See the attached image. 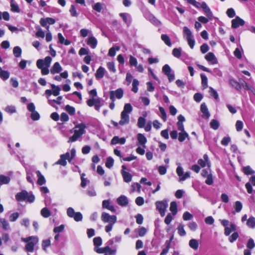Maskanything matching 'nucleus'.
<instances>
[{
	"label": "nucleus",
	"mask_w": 255,
	"mask_h": 255,
	"mask_svg": "<svg viewBox=\"0 0 255 255\" xmlns=\"http://www.w3.org/2000/svg\"><path fill=\"white\" fill-rule=\"evenodd\" d=\"M15 199L18 202L25 201L32 203L35 201V196L32 192H28L26 190H23L15 195Z\"/></svg>",
	"instance_id": "obj_1"
},
{
	"label": "nucleus",
	"mask_w": 255,
	"mask_h": 255,
	"mask_svg": "<svg viewBox=\"0 0 255 255\" xmlns=\"http://www.w3.org/2000/svg\"><path fill=\"white\" fill-rule=\"evenodd\" d=\"M86 128V125L83 123L76 125L74 128V134L70 137L68 142H75L79 138L85 133Z\"/></svg>",
	"instance_id": "obj_2"
},
{
	"label": "nucleus",
	"mask_w": 255,
	"mask_h": 255,
	"mask_svg": "<svg viewBox=\"0 0 255 255\" xmlns=\"http://www.w3.org/2000/svg\"><path fill=\"white\" fill-rule=\"evenodd\" d=\"M21 240L23 242L27 243L25 249L28 252H33L34 250V246L38 243V238L34 236L22 238Z\"/></svg>",
	"instance_id": "obj_3"
},
{
	"label": "nucleus",
	"mask_w": 255,
	"mask_h": 255,
	"mask_svg": "<svg viewBox=\"0 0 255 255\" xmlns=\"http://www.w3.org/2000/svg\"><path fill=\"white\" fill-rule=\"evenodd\" d=\"M183 35L190 48L193 49L195 45V40L191 30L186 26L183 27Z\"/></svg>",
	"instance_id": "obj_4"
},
{
	"label": "nucleus",
	"mask_w": 255,
	"mask_h": 255,
	"mask_svg": "<svg viewBox=\"0 0 255 255\" xmlns=\"http://www.w3.org/2000/svg\"><path fill=\"white\" fill-rule=\"evenodd\" d=\"M156 209L160 213L161 216L163 217L165 215L166 208L168 207V202L166 200L161 201H157L155 203Z\"/></svg>",
	"instance_id": "obj_5"
},
{
	"label": "nucleus",
	"mask_w": 255,
	"mask_h": 255,
	"mask_svg": "<svg viewBox=\"0 0 255 255\" xmlns=\"http://www.w3.org/2000/svg\"><path fill=\"white\" fill-rule=\"evenodd\" d=\"M101 219L104 223L115 224L117 221V217L115 215H110L107 213L104 212L102 214Z\"/></svg>",
	"instance_id": "obj_6"
},
{
	"label": "nucleus",
	"mask_w": 255,
	"mask_h": 255,
	"mask_svg": "<svg viewBox=\"0 0 255 255\" xmlns=\"http://www.w3.org/2000/svg\"><path fill=\"white\" fill-rule=\"evenodd\" d=\"M124 91L122 88L118 89L115 91H111L110 93V98L114 102L116 98L118 99H121L123 97Z\"/></svg>",
	"instance_id": "obj_7"
},
{
	"label": "nucleus",
	"mask_w": 255,
	"mask_h": 255,
	"mask_svg": "<svg viewBox=\"0 0 255 255\" xmlns=\"http://www.w3.org/2000/svg\"><path fill=\"white\" fill-rule=\"evenodd\" d=\"M198 66L199 67V68L200 69L202 70L203 71L211 73L215 76H218V77H220L222 76V72L218 68H214L213 69V71H212L209 69H208V68H207L203 65L198 64Z\"/></svg>",
	"instance_id": "obj_8"
},
{
	"label": "nucleus",
	"mask_w": 255,
	"mask_h": 255,
	"mask_svg": "<svg viewBox=\"0 0 255 255\" xmlns=\"http://www.w3.org/2000/svg\"><path fill=\"white\" fill-rule=\"evenodd\" d=\"M200 110L202 113V117L206 120L209 119L210 114L205 103H203L201 105Z\"/></svg>",
	"instance_id": "obj_9"
},
{
	"label": "nucleus",
	"mask_w": 255,
	"mask_h": 255,
	"mask_svg": "<svg viewBox=\"0 0 255 255\" xmlns=\"http://www.w3.org/2000/svg\"><path fill=\"white\" fill-rule=\"evenodd\" d=\"M245 21L239 16H236L235 19L232 20V27L234 28H237L240 26H243L245 24Z\"/></svg>",
	"instance_id": "obj_10"
},
{
	"label": "nucleus",
	"mask_w": 255,
	"mask_h": 255,
	"mask_svg": "<svg viewBox=\"0 0 255 255\" xmlns=\"http://www.w3.org/2000/svg\"><path fill=\"white\" fill-rule=\"evenodd\" d=\"M55 22V19L51 17L42 18L40 20V23L43 27L46 26L47 24H53Z\"/></svg>",
	"instance_id": "obj_11"
},
{
	"label": "nucleus",
	"mask_w": 255,
	"mask_h": 255,
	"mask_svg": "<svg viewBox=\"0 0 255 255\" xmlns=\"http://www.w3.org/2000/svg\"><path fill=\"white\" fill-rule=\"evenodd\" d=\"M129 123V117L128 114L121 113V120L119 122V124L121 126L127 125Z\"/></svg>",
	"instance_id": "obj_12"
},
{
	"label": "nucleus",
	"mask_w": 255,
	"mask_h": 255,
	"mask_svg": "<svg viewBox=\"0 0 255 255\" xmlns=\"http://www.w3.org/2000/svg\"><path fill=\"white\" fill-rule=\"evenodd\" d=\"M117 203L123 207H125L128 204V198L125 195H121L117 199Z\"/></svg>",
	"instance_id": "obj_13"
},
{
	"label": "nucleus",
	"mask_w": 255,
	"mask_h": 255,
	"mask_svg": "<svg viewBox=\"0 0 255 255\" xmlns=\"http://www.w3.org/2000/svg\"><path fill=\"white\" fill-rule=\"evenodd\" d=\"M145 17L146 19L150 21L152 24L155 25L160 24V21L151 13H148L145 14Z\"/></svg>",
	"instance_id": "obj_14"
},
{
	"label": "nucleus",
	"mask_w": 255,
	"mask_h": 255,
	"mask_svg": "<svg viewBox=\"0 0 255 255\" xmlns=\"http://www.w3.org/2000/svg\"><path fill=\"white\" fill-rule=\"evenodd\" d=\"M62 70V68L59 62H55L50 69V72L52 74L59 73Z\"/></svg>",
	"instance_id": "obj_15"
},
{
	"label": "nucleus",
	"mask_w": 255,
	"mask_h": 255,
	"mask_svg": "<svg viewBox=\"0 0 255 255\" xmlns=\"http://www.w3.org/2000/svg\"><path fill=\"white\" fill-rule=\"evenodd\" d=\"M121 173L125 182L128 183L131 181L132 175L130 173L124 170H121Z\"/></svg>",
	"instance_id": "obj_16"
},
{
	"label": "nucleus",
	"mask_w": 255,
	"mask_h": 255,
	"mask_svg": "<svg viewBox=\"0 0 255 255\" xmlns=\"http://www.w3.org/2000/svg\"><path fill=\"white\" fill-rule=\"evenodd\" d=\"M119 15L128 26L130 24L131 18L129 14L128 13H120Z\"/></svg>",
	"instance_id": "obj_17"
},
{
	"label": "nucleus",
	"mask_w": 255,
	"mask_h": 255,
	"mask_svg": "<svg viewBox=\"0 0 255 255\" xmlns=\"http://www.w3.org/2000/svg\"><path fill=\"white\" fill-rule=\"evenodd\" d=\"M205 58L207 61L211 62L212 64H215L218 63L217 58L212 52L208 53Z\"/></svg>",
	"instance_id": "obj_18"
},
{
	"label": "nucleus",
	"mask_w": 255,
	"mask_h": 255,
	"mask_svg": "<svg viewBox=\"0 0 255 255\" xmlns=\"http://www.w3.org/2000/svg\"><path fill=\"white\" fill-rule=\"evenodd\" d=\"M203 159H200L198 161V163L202 167H204L206 166V164L209 166V160L208 158V156L207 154H204L203 155Z\"/></svg>",
	"instance_id": "obj_19"
},
{
	"label": "nucleus",
	"mask_w": 255,
	"mask_h": 255,
	"mask_svg": "<svg viewBox=\"0 0 255 255\" xmlns=\"http://www.w3.org/2000/svg\"><path fill=\"white\" fill-rule=\"evenodd\" d=\"M97 40L93 36H90L88 38L87 41V44L89 45L91 48H95L97 46Z\"/></svg>",
	"instance_id": "obj_20"
},
{
	"label": "nucleus",
	"mask_w": 255,
	"mask_h": 255,
	"mask_svg": "<svg viewBox=\"0 0 255 255\" xmlns=\"http://www.w3.org/2000/svg\"><path fill=\"white\" fill-rule=\"evenodd\" d=\"M126 142V138L124 137L120 138L118 136H115L111 140L112 144H117L120 143L121 144H124Z\"/></svg>",
	"instance_id": "obj_21"
},
{
	"label": "nucleus",
	"mask_w": 255,
	"mask_h": 255,
	"mask_svg": "<svg viewBox=\"0 0 255 255\" xmlns=\"http://www.w3.org/2000/svg\"><path fill=\"white\" fill-rule=\"evenodd\" d=\"M137 138L138 143L141 145L144 148L145 147V143L147 142L145 136L142 133H138Z\"/></svg>",
	"instance_id": "obj_22"
},
{
	"label": "nucleus",
	"mask_w": 255,
	"mask_h": 255,
	"mask_svg": "<svg viewBox=\"0 0 255 255\" xmlns=\"http://www.w3.org/2000/svg\"><path fill=\"white\" fill-rule=\"evenodd\" d=\"M103 208L108 209L109 210L115 212L116 209L113 205H110L109 200H104L102 203Z\"/></svg>",
	"instance_id": "obj_23"
},
{
	"label": "nucleus",
	"mask_w": 255,
	"mask_h": 255,
	"mask_svg": "<svg viewBox=\"0 0 255 255\" xmlns=\"http://www.w3.org/2000/svg\"><path fill=\"white\" fill-rule=\"evenodd\" d=\"M105 73V69L104 67L100 66L96 71L95 77L97 79H101L104 77Z\"/></svg>",
	"instance_id": "obj_24"
},
{
	"label": "nucleus",
	"mask_w": 255,
	"mask_h": 255,
	"mask_svg": "<svg viewBox=\"0 0 255 255\" xmlns=\"http://www.w3.org/2000/svg\"><path fill=\"white\" fill-rule=\"evenodd\" d=\"M36 175L38 177L37 184L39 185H42L46 182L45 179L43 175H42L40 171L37 170L36 171Z\"/></svg>",
	"instance_id": "obj_25"
},
{
	"label": "nucleus",
	"mask_w": 255,
	"mask_h": 255,
	"mask_svg": "<svg viewBox=\"0 0 255 255\" xmlns=\"http://www.w3.org/2000/svg\"><path fill=\"white\" fill-rule=\"evenodd\" d=\"M230 226V227H227L225 228L224 234L226 236H229L232 232H234L236 230V226L235 224H231Z\"/></svg>",
	"instance_id": "obj_26"
},
{
	"label": "nucleus",
	"mask_w": 255,
	"mask_h": 255,
	"mask_svg": "<svg viewBox=\"0 0 255 255\" xmlns=\"http://www.w3.org/2000/svg\"><path fill=\"white\" fill-rule=\"evenodd\" d=\"M0 226L2 227L3 229L6 231L10 229L9 223L5 219L0 218Z\"/></svg>",
	"instance_id": "obj_27"
},
{
	"label": "nucleus",
	"mask_w": 255,
	"mask_h": 255,
	"mask_svg": "<svg viewBox=\"0 0 255 255\" xmlns=\"http://www.w3.org/2000/svg\"><path fill=\"white\" fill-rule=\"evenodd\" d=\"M229 83L232 87L235 88L238 91H240L242 89L241 85L234 79L230 80Z\"/></svg>",
	"instance_id": "obj_28"
},
{
	"label": "nucleus",
	"mask_w": 255,
	"mask_h": 255,
	"mask_svg": "<svg viewBox=\"0 0 255 255\" xmlns=\"http://www.w3.org/2000/svg\"><path fill=\"white\" fill-rule=\"evenodd\" d=\"M186 138L189 140V135L186 131H180L179 133L178 140L180 142H183Z\"/></svg>",
	"instance_id": "obj_29"
},
{
	"label": "nucleus",
	"mask_w": 255,
	"mask_h": 255,
	"mask_svg": "<svg viewBox=\"0 0 255 255\" xmlns=\"http://www.w3.org/2000/svg\"><path fill=\"white\" fill-rule=\"evenodd\" d=\"M247 226L251 229L255 228V217L253 216L250 217L247 222Z\"/></svg>",
	"instance_id": "obj_30"
},
{
	"label": "nucleus",
	"mask_w": 255,
	"mask_h": 255,
	"mask_svg": "<svg viewBox=\"0 0 255 255\" xmlns=\"http://www.w3.org/2000/svg\"><path fill=\"white\" fill-rule=\"evenodd\" d=\"M189 245L192 249L197 250L198 249L199 242L197 240L193 239L189 241Z\"/></svg>",
	"instance_id": "obj_31"
},
{
	"label": "nucleus",
	"mask_w": 255,
	"mask_h": 255,
	"mask_svg": "<svg viewBox=\"0 0 255 255\" xmlns=\"http://www.w3.org/2000/svg\"><path fill=\"white\" fill-rule=\"evenodd\" d=\"M170 211L172 212L173 216H175L177 213V205L175 201L170 203Z\"/></svg>",
	"instance_id": "obj_32"
},
{
	"label": "nucleus",
	"mask_w": 255,
	"mask_h": 255,
	"mask_svg": "<svg viewBox=\"0 0 255 255\" xmlns=\"http://www.w3.org/2000/svg\"><path fill=\"white\" fill-rule=\"evenodd\" d=\"M40 214L44 218H48L51 216V212L47 207L42 208L41 210Z\"/></svg>",
	"instance_id": "obj_33"
},
{
	"label": "nucleus",
	"mask_w": 255,
	"mask_h": 255,
	"mask_svg": "<svg viewBox=\"0 0 255 255\" xmlns=\"http://www.w3.org/2000/svg\"><path fill=\"white\" fill-rule=\"evenodd\" d=\"M161 38L167 46H171L170 39L167 35L162 34L161 36Z\"/></svg>",
	"instance_id": "obj_34"
},
{
	"label": "nucleus",
	"mask_w": 255,
	"mask_h": 255,
	"mask_svg": "<svg viewBox=\"0 0 255 255\" xmlns=\"http://www.w3.org/2000/svg\"><path fill=\"white\" fill-rule=\"evenodd\" d=\"M132 110V108L131 105L130 104H126L124 106V110L122 112V113H124L125 114H128L131 112Z\"/></svg>",
	"instance_id": "obj_35"
},
{
	"label": "nucleus",
	"mask_w": 255,
	"mask_h": 255,
	"mask_svg": "<svg viewBox=\"0 0 255 255\" xmlns=\"http://www.w3.org/2000/svg\"><path fill=\"white\" fill-rule=\"evenodd\" d=\"M243 172L247 175H253L255 173V171L253 170L250 166L244 167L243 168Z\"/></svg>",
	"instance_id": "obj_36"
},
{
	"label": "nucleus",
	"mask_w": 255,
	"mask_h": 255,
	"mask_svg": "<svg viewBox=\"0 0 255 255\" xmlns=\"http://www.w3.org/2000/svg\"><path fill=\"white\" fill-rule=\"evenodd\" d=\"M139 85V81L136 79H134L132 81V91L135 93H136L138 91V86Z\"/></svg>",
	"instance_id": "obj_37"
},
{
	"label": "nucleus",
	"mask_w": 255,
	"mask_h": 255,
	"mask_svg": "<svg viewBox=\"0 0 255 255\" xmlns=\"http://www.w3.org/2000/svg\"><path fill=\"white\" fill-rule=\"evenodd\" d=\"M184 226L183 224H180L177 228L178 233L180 236L186 235V232L184 229Z\"/></svg>",
	"instance_id": "obj_38"
},
{
	"label": "nucleus",
	"mask_w": 255,
	"mask_h": 255,
	"mask_svg": "<svg viewBox=\"0 0 255 255\" xmlns=\"http://www.w3.org/2000/svg\"><path fill=\"white\" fill-rule=\"evenodd\" d=\"M210 125L212 128L214 130H216L219 128L220 126V123L216 120H212L210 123Z\"/></svg>",
	"instance_id": "obj_39"
},
{
	"label": "nucleus",
	"mask_w": 255,
	"mask_h": 255,
	"mask_svg": "<svg viewBox=\"0 0 255 255\" xmlns=\"http://www.w3.org/2000/svg\"><path fill=\"white\" fill-rule=\"evenodd\" d=\"M51 87L53 95L55 96L59 95L60 91V87L54 84L51 85Z\"/></svg>",
	"instance_id": "obj_40"
},
{
	"label": "nucleus",
	"mask_w": 255,
	"mask_h": 255,
	"mask_svg": "<svg viewBox=\"0 0 255 255\" xmlns=\"http://www.w3.org/2000/svg\"><path fill=\"white\" fill-rule=\"evenodd\" d=\"M201 78L202 80V85L204 89L208 87V79L207 76L204 74H201Z\"/></svg>",
	"instance_id": "obj_41"
},
{
	"label": "nucleus",
	"mask_w": 255,
	"mask_h": 255,
	"mask_svg": "<svg viewBox=\"0 0 255 255\" xmlns=\"http://www.w3.org/2000/svg\"><path fill=\"white\" fill-rule=\"evenodd\" d=\"M114 160L112 157H108L107 158L106 162V166L110 169L111 168L114 164Z\"/></svg>",
	"instance_id": "obj_42"
},
{
	"label": "nucleus",
	"mask_w": 255,
	"mask_h": 255,
	"mask_svg": "<svg viewBox=\"0 0 255 255\" xmlns=\"http://www.w3.org/2000/svg\"><path fill=\"white\" fill-rule=\"evenodd\" d=\"M13 53L15 57H19L21 55V49L19 46H15L13 48Z\"/></svg>",
	"instance_id": "obj_43"
},
{
	"label": "nucleus",
	"mask_w": 255,
	"mask_h": 255,
	"mask_svg": "<svg viewBox=\"0 0 255 255\" xmlns=\"http://www.w3.org/2000/svg\"><path fill=\"white\" fill-rule=\"evenodd\" d=\"M51 245V241L50 239H46L42 241V248L43 250L46 251L47 248Z\"/></svg>",
	"instance_id": "obj_44"
},
{
	"label": "nucleus",
	"mask_w": 255,
	"mask_h": 255,
	"mask_svg": "<svg viewBox=\"0 0 255 255\" xmlns=\"http://www.w3.org/2000/svg\"><path fill=\"white\" fill-rule=\"evenodd\" d=\"M10 178L4 175H0V184H7L10 181Z\"/></svg>",
	"instance_id": "obj_45"
},
{
	"label": "nucleus",
	"mask_w": 255,
	"mask_h": 255,
	"mask_svg": "<svg viewBox=\"0 0 255 255\" xmlns=\"http://www.w3.org/2000/svg\"><path fill=\"white\" fill-rule=\"evenodd\" d=\"M181 48H174L172 50L173 55L176 58H179L181 55Z\"/></svg>",
	"instance_id": "obj_46"
},
{
	"label": "nucleus",
	"mask_w": 255,
	"mask_h": 255,
	"mask_svg": "<svg viewBox=\"0 0 255 255\" xmlns=\"http://www.w3.org/2000/svg\"><path fill=\"white\" fill-rule=\"evenodd\" d=\"M19 214L18 212H14L10 215L9 220L10 222H15L19 217Z\"/></svg>",
	"instance_id": "obj_47"
},
{
	"label": "nucleus",
	"mask_w": 255,
	"mask_h": 255,
	"mask_svg": "<svg viewBox=\"0 0 255 255\" xmlns=\"http://www.w3.org/2000/svg\"><path fill=\"white\" fill-rule=\"evenodd\" d=\"M65 110L69 113L70 115H74L75 114V109L69 105H67L65 107Z\"/></svg>",
	"instance_id": "obj_48"
},
{
	"label": "nucleus",
	"mask_w": 255,
	"mask_h": 255,
	"mask_svg": "<svg viewBox=\"0 0 255 255\" xmlns=\"http://www.w3.org/2000/svg\"><path fill=\"white\" fill-rule=\"evenodd\" d=\"M108 69L112 72L116 73V69L114 62H109L107 64Z\"/></svg>",
	"instance_id": "obj_49"
},
{
	"label": "nucleus",
	"mask_w": 255,
	"mask_h": 255,
	"mask_svg": "<svg viewBox=\"0 0 255 255\" xmlns=\"http://www.w3.org/2000/svg\"><path fill=\"white\" fill-rule=\"evenodd\" d=\"M145 119L143 117H139L137 121V126L139 128H142L145 126Z\"/></svg>",
	"instance_id": "obj_50"
},
{
	"label": "nucleus",
	"mask_w": 255,
	"mask_h": 255,
	"mask_svg": "<svg viewBox=\"0 0 255 255\" xmlns=\"http://www.w3.org/2000/svg\"><path fill=\"white\" fill-rule=\"evenodd\" d=\"M95 247L100 246L102 244V238L100 237H96L93 239Z\"/></svg>",
	"instance_id": "obj_51"
},
{
	"label": "nucleus",
	"mask_w": 255,
	"mask_h": 255,
	"mask_svg": "<svg viewBox=\"0 0 255 255\" xmlns=\"http://www.w3.org/2000/svg\"><path fill=\"white\" fill-rule=\"evenodd\" d=\"M4 111L8 113L13 114L16 112V109L13 106H8L5 108Z\"/></svg>",
	"instance_id": "obj_52"
},
{
	"label": "nucleus",
	"mask_w": 255,
	"mask_h": 255,
	"mask_svg": "<svg viewBox=\"0 0 255 255\" xmlns=\"http://www.w3.org/2000/svg\"><path fill=\"white\" fill-rule=\"evenodd\" d=\"M234 208L237 212H240L242 210L243 208L242 203L240 201H236L235 203Z\"/></svg>",
	"instance_id": "obj_53"
},
{
	"label": "nucleus",
	"mask_w": 255,
	"mask_h": 255,
	"mask_svg": "<svg viewBox=\"0 0 255 255\" xmlns=\"http://www.w3.org/2000/svg\"><path fill=\"white\" fill-rule=\"evenodd\" d=\"M72 218H74V219L75 221L79 222V221H81L82 220L83 216H82V214L80 212H76L74 215V217H73Z\"/></svg>",
	"instance_id": "obj_54"
},
{
	"label": "nucleus",
	"mask_w": 255,
	"mask_h": 255,
	"mask_svg": "<svg viewBox=\"0 0 255 255\" xmlns=\"http://www.w3.org/2000/svg\"><path fill=\"white\" fill-rule=\"evenodd\" d=\"M193 215L187 211L184 212L183 215V219L185 221L190 220L193 218Z\"/></svg>",
	"instance_id": "obj_55"
},
{
	"label": "nucleus",
	"mask_w": 255,
	"mask_h": 255,
	"mask_svg": "<svg viewBox=\"0 0 255 255\" xmlns=\"http://www.w3.org/2000/svg\"><path fill=\"white\" fill-rule=\"evenodd\" d=\"M36 29L38 30L36 33V37L43 38L45 36V33L44 31H43V30L39 26H38Z\"/></svg>",
	"instance_id": "obj_56"
},
{
	"label": "nucleus",
	"mask_w": 255,
	"mask_h": 255,
	"mask_svg": "<svg viewBox=\"0 0 255 255\" xmlns=\"http://www.w3.org/2000/svg\"><path fill=\"white\" fill-rule=\"evenodd\" d=\"M11 9L13 12H19L20 9L18 5L16 3H14L12 2L10 3Z\"/></svg>",
	"instance_id": "obj_57"
},
{
	"label": "nucleus",
	"mask_w": 255,
	"mask_h": 255,
	"mask_svg": "<svg viewBox=\"0 0 255 255\" xmlns=\"http://www.w3.org/2000/svg\"><path fill=\"white\" fill-rule=\"evenodd\" d=\"M66 159L65 157H62V154L60 155V158L59 159L55 164H60L62 166H66L67 164V162L66 161Z\"/></svg>",
	"instance_id": "obj_58"
},
{
	"label": "nucleus",
	"mask_w": 255,
	"mask_h": 255,
	"mask_svg": "<svg viewBox=\"0 0 255 255\" xmlns=\"http://www.w3.org/2000/svg\"><path fill=\"white\" fill-rule=\"evenodd\" d=\"M159 111H160V113L161 114L160 117H161V119L164 122H165L167 119V116H166V112H165L164 108L162 107H159Z\"/></svg>",
	"instance_id": "obj_59"
},
{
	"label": "nucleus",
	"mask_w": 255,
	"mask_h": 255,
	"mask_svg": "<svg viewBox=\"0 0 255 255\" xmlns=\"http://www.w3.org/2000/svg\"><path fill=\"white\" fill-rule=\"evenodd\" d=\"M129 62L131 66H136L137 64V59L132 55L129 56Z\"/></svg>",
	"instance_id": "obj_60"
},
{
	"label": "nucleus",
	"mask_w": 255,
	"mask_h": 255,
	"mask_svg": "<svg viewBox=\"0 0 255 255\" xmlns=\"http://www.w3.org/2000/svg\"><path fill=\"white\" fill-rule=\"evenodd\" d=\"M162 71L166 75L171 72V69L168 64H165L162 67Z\"/></svg>",
	"instance_id": "obj_61"
},
{
	"label": "nucleus",
	"mask_w": 255,
	"mask_h": 255,
	"mask_svg": "<svg viewBox=\"0 0 255 255\" xmlns=\"http://www.w3.org/2000/svg\"><path fill=\"white\" fill-rule=\"evenodd\" d=\"M93 8L95 10L100 12L103 8L102 4L100 2H97L93 6Z\"/></svg>",
	"instance_id": "obj_62"
},
{
	"label": "nucleus",
	"mask_w": 255,
	"mask_h": 255,
	"mask_svg": "<svg viewBox=\"0 0 255 255\" xmlns=\"http://www.w3.org/2000/svg\"><path fill=\"white\" fill-rule=\"evenodd\" d=\"M239 237V234L237 232H234L229 238V240L231 243L234 242Z\"/></svg>",
	"instance_id": "obj_63"
},
{
	"label": "nucleus",
	"mask_w": 255,
	"mask_h": 255,
	"mask_svg": "<svg viewBox=\"0 0 255 255\" xmlns=\"http://www.w3.org/2000/svg\"><path fill=\"white\" fill-rule=\"evenodd\" d=\"M226 13L227 15L230 18H233L235 16L236 14L235 11L233 8H230L228 9L226 11Z\"/></svg>",
	"instance_id": "obj_64"
}]
</instances>
